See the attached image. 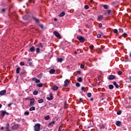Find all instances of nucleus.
I'll list each match as a JSON object with an SVG mask.
<instances>
[{
  "mask_svg": "<svg viewBox=\"0 0 131 131\" xmlns=\"http://www.w3.org/2000/svg\"><path fill=\"white\" fill-rule=\"evenodd\" d=\"M34 130L35 131H39L40 130V124L39 123L36 124L34 126Z\"/></svg>",
  "mask_w": 131,
  "mask_h": 131,
  "instance_id": "nucleus-1",
  "label": "nucleus"
},
{
  "mask_svg": "<svg viewBox=\"0 0 131 131\" xmlns=\"http://www.w3.org/2000/svg\"><path fill=\"white\" fill-rule=\"evenodd\" d=\"M77 39H78L79 40V41H80V42H84V40H85V39L84 38V37L79 35L77 37Z\"/></svg>",
  "mask_w": 131,
  "mask_h": 131,
  "instance_id": "nucleus-2",
  "label": "nucleus"
},
{
  "mask_svg": "<svg viewBox=\"0 0 131 131\" xmlns=\"http://www.w3.org/2000/svg\"><path fill=\"white\" fill-rule=\"evenodd\" d=\"M53 33L54 35L56 36V37H58V38H62V37H61V35H60V33H59V32L54 31Z\"/></svg>",
  "mask_w": 131,
  "mask_h": 131,
  "instance_id": "nucleus-3",
  "label": "nucleus"
},
{
  "mask_svg": "<svg viewBox=\"0 0 131 131\" xmlns=\"http://www.w3.org/2000/svg\"><path fill=\"white\" fill-rule=\"evenodd\" d=\"M116 78V77H115V76L113 75H111L108 76V79H109L110 80H112L113 79H115Z\"/></svg>",
  "mask_w": 131,
  "mask_h": 131,
  "instance_id": "nucleus-4",
  "label": "nucleus"
},
{
  "mask_svg": "<svg viewBox=\"0 0 131 131\" xmlns=\"http://www.w3.org/2000/svg\"><path fill=\"white\" fill-rule=\"evenodd\" d=\"M49 96L50 97H47V100H49V101H52V100H53V94L50 93Z\"/></svg>",
  "mask_w": 131,
  "mask_h": 131,
  "instance_id": "nucleus-5",
  "label": "nucleus"
},
{
  "mask_svg": "<svg viewBox=\"0 0 131 131\" xmlns=\"http://www.w3.org/2000/svg\"><path fill=\"white\" fill-rule=\"evenodd\" d=\"M19 125L17 124H14V125L12 126V129H17V128H18Z\"/></svg>",
  "mask_w": 131,
  "mask_h": 131,
  "instance_id": "nucleus-6",
  "label": "nucleus"
},
{
  "mask_svg": "<svg viewBox=\"0 0 131 131\" xmlns=\"http://www.w3.org/2000/svg\"><path fill=\"white\" fill-rule=\"evenodd\" d=\"M32 80H33V81H35L36 83H39V82H40V80H39L36 78H33Z\"/></svg>",
  "mask_w": 131,
  "mask_h": 131,
  "instance_id": "nucleus-7",
  "label": "nucleus"
},
{
  "mask_svg": "<svg viewBox=\"0 0 131 131\" xmlns=\"http://www.w3.org/2000/svg\"><path fill=\"white\" fill-rule=\"evenodd\" d=\"M55 123H56V121H53L51 122H50L49 124V127H53L54 124H55Z\"/></svg>",
  "mask_w": 131,
  "mask_h": 131,
  "instance_id": "nucleus-8",
  "label": "nucleus"
},
{
  "mask_svg": "<svg viewBox=\"0 0 131 131\" xmlns=\"http://www.w3.org/2000/svg\"><path fill=\"white\" fill-rule=\"evenodd\" d=\"M6 114L7 115H9V113L6 112V111H3L1 113V115L2 116H3L4 117V116H5V115Z\"/></svg>",
  "mask_w": 131,
  "mask_h": 131,
  "instance_id": "nucleus-9",
  "label": "nucleus"
},
{
  "mask_svg": "<svg viewBox=\"0 0 131 131\" xmlns=\"http://www.w3.org/2000/svg\"><path fill=\"white\" fill-rule=\"evenodd\" d=\"M34 98H32L30 99V106H32L33 104V103H34Z\"/></svg>",
  "mask_w": 131,
  "mask_h": 131,
  "instance_id": "nucleus-10",
  "label": "nucleus"
},
{
  "mask_svg": "<svg viewBox=\"0 0 131 131\" xmlns=\"http://www.w3.org/2000/svg\"><path fill=\"white\" fill-rule=\"evenodd\" d=\"M68 84H69V81L68 80H66L64 81V86L65 88H66V87L68 85Z\"/></svg>",
  "mask_w": 131,
  "mask_h": 131,
  "instance_id": "nucleus-11",
  "label": "nucleus"
},
{
  "mask_svg": "<svg viewBox=\"0 0 131 131\" xmlns=\"http://www.w3.org/2000/svg\"><path fill=\"white\" fill-rule=\"evenodd\" d=\"M6 93H7V91L6 90H3L0 92V95L4 96V95H5V94H6Z\"/></svg>",
  "mask_w": 131,
  "mask_h": 131,
  "instance_id": "nucleus-12",
  "label": "nucleus"
},
{
  "mask_svg": "<svg viewBox=\"0 0 131 131\" xmlns=\"http://www.w3.org/2000/svg\"><path fill=\"white\" fill-rule=\"evenodd\" d=\"M56 72V70L55 69H51L49 71L50 74H54Z\"/></svg>",
  "mask_w": 131,
  "mask_h": 131,
  "instance_id": "nucleus-13",
  "label": "nucleus"
},
{
  "mask_svg": "<svg viewBox=\"0 0 131 131\" xmlns=\"http://www.w3.org/2000/svg\"><path fill=\"white\" fill-rule=\"evenodd\" d=\"M59 88L57 86H54L53 87L51 88L52 90H53V91H58V89Z\"/></svg>",
  "mask_w": 131,
  "mask_h": 131,
  "instance_id": "nucleus-14",
  "label": "nucleus"
},
{
  "mask_svg": "<svg viewBox=\"0 0 131 131\" xmlns=\"http://www.w3.org/2000/svg\"><path fill=\"white\" fill-rule=\"evenodd\" d=\"M117 126H120L121 125V122L120 121H118L116 123Z\"/></svg>",
  "mask_w": 131,
  "mask_h": 131,
  "instance_id": "nucleus-15",
  "label": "nucleus"
},
{
  "mask_svg": "<svg viewBox=\"0 0 131 131\" xmlns=\"http://www.w3.org/2000/svg\"><path fill=\"white\" fill-rule=\"evenodd\" d=\"M30 52H35V48L34 47H32L31 48H30L29 50Z\"/></svg>",
  "mask_w": 131,
  "mask_h": 131,
  "instance_id": "nucleus-16",
  "label": "nucleus"
},
{
  "mask_svg": "<svg viewBox=\"0 0 131 131\" xmlns=\"http://www.w3.org/2000/svg\"><path fill=\"white\" fill-rule=\"evenodd\" d=\"M33 19L34 21H35V22H36V23H39V19L36 17H34Z\"/></svg>",
  "mask_w": 131,
  "mask_h": 131,
  "instance_id": "nucleus-17",
  "label": "nucleus"
},
{
  "mask_svg": "<svg viewBox=\"0 0 131 131\" xmlns=\"http://www.w3.org/2000/svg\"><path fill=\"white\" fill-rule=\"evenodd\" d=\"M59 17H64V16H65V12H61L60 14H59Z\"/></svg>",
  "mask_w": 131,
  "mask_h": 131,
  "instance_id": "nucleus-18",
  "label": "nucleus"
},
{
  "mask_svg": "<svg viewBox=\"0 0 131 131\" xmlns=\"http://www.w3.org/2000/svg\"><path fill=\"white\" fill-rule=\"evenodd\" d=\"M20 70H21V68H20V67H18L16 69L17 74H19V73H20Z\"/></svg>",
  "mask_w": 131,
  "mask_h": 131,
  "instance_id": "nucleus-19",
  "label": "nucleus"
},
{
  "mask_svg": "<svg viewBox=\"0 0 131 131\" xmlns=\"http://www.w3.org/2000/svg\"><path fill=\"white\" fill-rule=\"evenodd\" d=\"M36 86H38V88H42V86H43V84L40 83L39 84H37Z\"/></svg>",
  "mask_w": 131,
  "mask_h": 131,
  "instance_id": "nucleus-20",
  "label": "nucleus"
},
{
  "mask_svg": "<svg viewBox=\"0 0 131 131\" xmlns=\"http://www.w3.org/2000/svg\"><path fill=\"white\" fill-rule=\"evenodd\" d=\"M102 7H103V8L105 9V10H108V9H109V6H108L107 5H103Z\"/></svg>",
  "mask_w": 131,
  "mask_h": 131,
  "instance_id": "nucleus-21",
  "label": "nucleus"
},
{
  "mask_svg": "<svg viewBox=\"0 0 131 131\" xmlns=\"http://www.w3.org/2000/svg\"><path fill=\"white\" fill-rule=\"evenodd\" d=\"M126 82H131V76L126 79Z\"/></svg>",
  "mask_w": 131,
  "mask_h": 131,
  "instance_id": "nucleus-22",
  "label": "nucleus"
},
{
  "mask_svg": "<svg viewBox=\"0 0 131 131\" xmlns=\"http://www.w3.org/2000/svg\"><path fill=\"white\" fill-rule=\"evenodd\" d=\"M9 126H10V124L9 123L7 124V126L6 127V129L7 131H11L10 129H9Z\"/></svg>",
  "mask_w": 131,
  "mask_h": 131,
  "instance_id": "nucleus-23",
  "label": "nucleus"
},
{
  "mask_svg": "<svg viewBox=\"0 0 131 131\" xmlns=\"http://www.w3.org/2000/svg\"><path fill=\"white\" fill-rule=\"evenodd\" d=\"M113 84L114 85H115V86H116L117 89H118V88H119V85L117 84V83H116V82H114Z\"/></svg>",
  "mask_w": 131,
  "mask_h": 131,
  "instance_id": "nucleus-24",
  "label": "nucleus"
},
{
  "mask_svg": "<svg viewBox=\"0 0 131 131\" xmlns=\"http://www.w3.org/2000/svg\"><path fill=\"white\" fill-rule=\"evenodd\" d=\"M103 18H104V17L103 16V15H99L98 17V19L99 21H101V20H102V19H103Z\"/></svg>",
  "mask_w": 131,
  "mask_h": 131,
  "instance_id": "nucleus-25",
  "label": "nucleus"
},
{
  "mask_svg": "<svg viewBox=\"0 0 131 131\" xmlns=\"http://www.w3.org/2000/svg\"><path fill=\"white\" fill-rule=\"evenodd\" d=\"M57 62H59V63H61V62H63V58H57Z\"/></svg>",
  "mask_w": 131,
  "mask_h": 131,
  "instance_id": "nucleus-26",
  "label": "nucleus"
},
{
  "mask_svg": "<svg viewBox=\"0 0 131 131\" xmlns=\"http://www.w3.org/2000/svg\"><path fill=\"white\" fill-rule=\"evenodd\" d=\"M38 103L39 104H41V103H43V99H40L38 100Z\"/></svg>",
  "mask_w": 131,
  "mask_h": 131,
  "instance_id": "nucleus-27",
  "label": "nucleus"
},
{
  "mask_svg": "<svg viewBox=\"0 0 131 131\" xmlns=\"http://www.w3.org/2000/svg\"><path fill=\"white\" fill-rule=\"evenodd\" d=\"M44 119H45V120H49L50 119V116H46L45 117Z\"/></svg>",
  "mask_w": 131,
  "mask_h": 131,
  "instance_id": "nucleus-28",
  "label": "nucleus"
},
{
  "mask_svg": "<svg viewBox=\"0 0 131 131\" xmlns=\"http://www.w3.org/2000/svg\"><path fill=\"white\" fill-rule=\"evenodd\" d=\"M37 47H39V48H41V49H42L43 48V46H42V44L41 43H39Z\"/></svg>",
  "mask_w": 131,
  "mask_h": 131,
  "instance_id": "nucleus-29",
  "label": "nucleus"
},
{
  "mask_svg": "<svg viewBox=\"0 0 131 131\" xmlns=\"http://www.w3.org/2000/svg\"><path fill=\"white\" fill-rule=\"evenodd\" d=\"M35 110V107L32 106L30 108V111H34Z\"/></svg>",
  "mask_w": 131,
  "mask_h": 131,
  "instance_id": "nucleus-30",
  "label": "nucleus"
},
{
  "mask_svg": "<svg viewBox=\"0 0 131 131\" xmlns=\"http://www.w3.org/2000/svg\"><path fill=\"white\" fill-rule=\"evenodd\" d=\"M26 73V72L25 71H23L20 73V76H23V75H25V74Z\"/></svg>",
  "mask_w": 131,
  "mask_h": 131,
  "instance_id": "nucleus-31",
  "label": "nucleus"
},
{
  "mask_svg": "<svg viewBox=\"0 0 131 131\" xmlns=\"http://www.w3.org/2000/svg\"><path fill=\"white\" fill-rule=\"evenodd\" d=\"M77 80L79 81V82H81V81H82V78L79 77L77 78Z\"/></svg>",
  "mask_w": 131,
  "mask_h": 131,
  "instance_id": "nucleus-32",
  "label": "nucleus"
},
{
  "mask_svg": "<svg viewBox=\"0 0 131 131\" xmlns=\"http://www.w3.org/2000/svg\"><path fill=\"white\" fill-rule=\"evenodd\" d=\"M108 88L110 90H113L114 86L113 85H109Z\"/></svg>",
  "mask_w": 131,
  "mask_h": 131,
  "instance_id": "nucleus-33",
  "label": "nucleus"
},
{
  "mask_svg": "<svg viewBox=\"0 0 131 131\" xmlns=\"http://www.w3.org/2000/svg\"><path fill=\"white\" fill-rule=\"evenodd\" d=\"M38 94V91H35L33 92V95H34L35 96H36V95H37Z\"/></svg>",
  "mask_w": 131,
  "mask_h": 131,
  "instance_id": "nucleus-34",
  "label": "nucleus"
},
{
  "mask_svg": "<svg viewBox=\"0 0 131 131\" xmlns=\"http://www.w3.org/2000/svg\"><path fill=\"white\" fill-rule=\"evenodd\" d=\"M36 50V53L37 54H39V52H40V49H39V48H37Z\"/></svg>",
  "mask_w": 131,
  "mask_h": 131,
  "instance_id": "nucleus-35",
  "label": "nucleus"
},
{
  "mask_svg": "<svg viewBox=\"0 0 131 131\" xmlns=\"http://www.w3.org/2000/svg\"><path fill=\"white\" fill-rule=\"evenodd\" d=\"M103 128H105V126L104 125H101L100 127V129H103Z\"/></svg>",
  "mask_w": 131,
  "mask_h": 131,
  "instance_id": "nucleus-36",
  "label": "nucleus"
},
{
  "mask_svg": "<svg viewBox=\"0 0 131 131\" xmlns=\"http://www.w3.org/2000/svg\"><path fill=\"white\" fill-rule=\"evenodd\" d=\"M87 96H88V98H91L92 97V93H88Z\"/></svg>",
  "mask_w": 131,
  "mask_h": 131,
  "instance_id": "nucleus-37",
  "label": "nucleus"
},
{
  "mask_svg": "<svg viewBox=\"0 0 131 131\" xmlns=\"http://www.w3.org/2000/svg\"><path fill=\"white\" fill-rule=\"evenodd\" d=\"M6 11H7V9L4 8L2 10V13H6Z\"/></svg>",
  "mask_w": 131,
  "mask_h": 131,
  "instance_id": "nucleus-38",
  "label": "nucleus"
},
{
  "mask_svg": "<svg viewBox=\"0 0 131 131\" xmlns=\"http://www.w3.org/2000/svg\"><path fill=\"white\" fill-rule=\"evenodd\" d=\"M89 8L90 7L89 6V5H85L84 6V9H85V10L89 9Z\"/></svg>",
  "mask_w": 131,
  "mask_h": 131,
  "instance_id": "nucleus-39",
  "label": "nucleus"
},
{
  "mask_svg": "<svg viewBox=\"0 0 131 131\" xmlns=\"http://www.w3.org/2000/svg\"><path fill=\"white\" fill-rule=\"evenodd\" d=\"M20 65H21V66H24V65H25V63H24V62L21 61L20 62Z\"/></svg>",
  "mask_w": 131,
  "mask_h": 131,
  "instance_id": "nucleus-40",
  "label": "nucleus"
},
{
  "mask_svg": "<svg viewBox=\"0 0 131 131\" xmlns=\"http://www.w3.org/2000/svg\"><path fill=\"white\" fill-rule=\"evenodd\" d=\"M121 112H122L120 110L117 112V114H118V115H120V114H121Z\"/></svg>",
  "mask_w": 131,
  "mask_h": 131,
  "instance_id": "nucleus-41",
  "label": "nucleus"
},
{
  "mask_svg": "<svg viewBox=\"0 0 131 131\" xmlns=\"http://www.w3.org/2000/svg\"><path fill=\"white\" fill-rule=\"evenodd\" d=\"M76 86L78 88V87L80 86V84L79 83H76Z\"/></svg>",
  "mask_w": 131,
  "mask_h": 131,
  "instance_id": "nucleus-42",
  "label": "nucleus"
},
{
  "mask_svg": "<svg viewBox=\"0 0 131 131\" xmlns=\"http://www.w3.org/2000/svg\"><path fill=\"white\" fill-rule=\"evenodd\" d=\"M29 114V112L26 111L25 112V115H28Z\"/></svg>",
  "mask_w": 131,
  "mask_h": 131,
  "instance_id": "nucleus-43",
  "label": "nucleus"
},
{
  "mask_svg": "<svg viewBox=\"0 0 131 131\" xmlns=\"http://www.w3.org/2000/svg\"><path fill=\"white\" fill-rule=\"evenodd\" d=\"M90 49L91 50H93L94 49V46H93V45L90 46Z\"/></svg>",
  "mask_w": 131,
  "mask_h": 131,
  "instance_id": "nucleus-44",
  "label": "nucleus"
},
{
  "mask_svg": "<svg viewBox=\"0 0 131 131\" xmlns=\"http://www.w3.org/2000/svg\"><path fill=\"white\" fill-rule=\"evenodd\" d=\"M118 74L119 75H121V74H122V72H121V71H118Z\"/></svg>",
  "mask_w": 131,
  "mask_h": 131,
  "instance_id": "nucleus-45",
  "label": "nucleus"
},
{
  "mask_svg": "<svg viewBox=\"0 0 131 131\" xmlns=\"http://www.w3.org/2000/svg\"><path fill=\"white\" fill-rule=\"evenodd\" d=\"M123 37H126V36H127V34L124 33L123 34Z\"/></svg>",
  "mask_w": 131,
  "mask_h": 131,
  "instance_id": "nucleus-46",
  "label": "nucleus"
},
{
  "mask_svg": "<svg viewBox=\"0 0 131 131\" xmlns=\"http://www.w3.org/2000/svg\"><path fill=\"white\" fill-rule=\"evenodd\" d=\"M119 31H120V32H123V29L120 28L119 29Z\"/></svg>",
  "mask_w": 131,
  "mask_h": 131,
  "instance_id": "nucleus-47",
  "label": "nucleus"
},
{
  "mask_svg": "<svg viewBox=\"0 0 131 131\" xmlns=\"http://www.w3.org/2000/svg\"><path fill=\"white\" fill-rule=\"evenodd\" d=\"M63 127H62V126H60L59 127V129H58V130L60 131V130H62V128Z\"/></svg>",
  "mask_w": 131,
  "mask_h": 131,
  "instance_id": "nucleus-48",
  "label": "nucleus"
},
{
  "mask_svg": "<svg viewBox=\"0 0 131 131\" xmlns=\"http://www.w3.org/2000/svg\"><path fill=\"white\" fill-rule=\"evenodd\" d=\"M114 33H117V32H118V31L117 30V29H115L114 30Z\"/></svg>",
  "mask_w": 131,
  "mask_h": 131,
  "instance_id": "nucleus-49",
  "label": "nucleus"
},
{
  "mask_svg": "<svg viewBox=\"0 0 131 131\" xmlns=\"http://www.w3.org/2000/svg\"><path fill=\"white\" fill-rule=\"evenodd\" d=\"M101 37H102V35H101V34H98L97 35V37L98 38H101Z\"/></svg>",
  "mask_w": 131,
  "mask_h": 131,
  "instance_id": "nucleus-50",
  "label": "nucleus"
},
{
  "mask_svg": "<svg viewBox=\"0 0 131 131\" xmlns=\"http://www.w3.org/2000/svg\"><path fill=\"white\" fill-rule=\"evenodd\" d=\"M80 68H81V69H83V68H84V65L81 64L80 66Z\"/></svg>",
  "mask_w": 131,
  "mask_h": 131,
  "instance_id": "nucleus-51",
  "label": "nucleus"
},
{
  "mask_svg": "<svg viewBox=\"0 0 131 131\" xmlns=\"http://www.w3.org/2000/svg\"><path fill=\"white\" fill-rule=\"evenodd\" d=\"M39 26L42 29H43V25H39Z\"/></svg>",
  "mask_w": 131,
  "mask_h": 131,
  "instance_id": "nucleus-52",
  "label": "nucleus"
},
{
  "mask_svg": "<svg viewBox=\"0 0 131 131\" xmlns=\"http://www.w3.org/2000/svg\"><path fill=\"white\" fill-rule=\"evenodd\" d=\"M107 14H111V10H107Z\"/></svg>",
  "mask_w": 131,
  "mask_h": 131,
  "instance_id": "nucleus-53",
  "label": "nucleus"
},
{
  "mask_svg": "<svg viewBox=\"0 0 131 131\" xmlns=\"http://www.w3.org/2000/svg\"><path fill=\"white\" fill-rule=\"evenodd\" d=\"M13 104V103H10L9 104H8V107H11V106H12V105Z\"/></svg>",
  "mask_w": 131,
  "mask_h": 131,
  "instance_id": "nucleus-54",
  "label": "nucleus"
},
{
  "mask_svg": "<svg viewBox=\"0 0 131 131\" xmlns=\"http://www.w3.org/2000/svg\"><path fill=\"white\" fill-rule=\"evenodd\" d=\"M84 90H85V88H84V87L81 88V91H82L83 92H84Z\"/></svg>",
  "mask_w": 131,
  "mask_h": 131,
  "instance_id": "nucleus-55",
  "label": "nucleus"
},
{
  "mask_svg": "<svg viewBox=\"0 0 131 131\" xmlns=\"http://www.w3.org/2000/svg\"><path fill=\"white\" fill-rule=\"evenodd\" d=\"M98 26H99V28H101V27H102V24H99Z\"/></svg>",
  "mask_w": 131,
  "mask_h": 131,
  "instance_id": "nucleus-56",
  "label": "nucleus"
},
{
  "mask_svg": "<svg viewBox=\"0 0 131 131\" xmlns=\"http://www.w3.org/2000/svg\"><path fill=\"white\" fill-rule=\"evenodd\" d=\"M91 127H93V125H89L87 127V128H91Z\"/></svg>",
  "mask_w": 131,
  "mask_h": 131,
  "instance_id": "nucleus-57",
  "label": "nucleus"
},
{
  "mask_svg": "<svg viewBox=\"0 0 131 131\" xmlns=\"http://www.w3.org/2000/svg\"><path fill=\"white\" fill-rule=\"evenodd\" d=\"M32 62H30L29 63V65L30 66H32Z\"/></svg>",
  "mask_w": 131,
  "mask_h": 131,
  "instance_id": "nucleus-58",
  "label": "nucleus"
},
{
  "mask_svg": "<svg viewBox=\"0 0 131 131\" xmlns=\"http://www.w3.org/2000/svg\"><path fill=\"white\" fill-rule=\"evenodd\" d=\"M23 18L25 20H27V19H28V17L26 18V16H24Z\"/></svg>",
  "mask_w": 131,
  "mask_h": 131,
  "instance_id": "nucleus-59",
  "label": "nucleus"
},
{
  "mask_svg": "<svg viewBox=\"0 0 131 131\" xmlns=\"http://www.w3.org/2000/svg\"><path fill=\"white\" fill-rule=\"evenodd\" d=\"M35 0H29V3H31L32 2H34Z\"/></svg>",
  "mask_w": 131,
  "mask_h": 131,
  "instance_id": "nucleus-60",
  "label": "nucleus"
},
{
  "mask_svg": "<svg viewBox=\"0 0 131 131\" xmlns=\"http://www.w3.org/2000/svg\"><path fill=\"white\" fill-rule=\"evenodd\" d=\"M29 62H30V61H32V59L31 58H30L28 60Z\"/></svg>",
  "mask_w": 131,
  "mask_h": 131,
  "instance_id": "nucleus-61",
  "label": "nucleus"
},
{
  "mask_svg": "<svg viewBox=\"0 0 131 131\" xmlns=\"http://www.w3.org/2000/svg\"><path fill=\"white\" fill-rule=\"evenodd\" d=\"M80 102H82V98H80Z\"/></svg>",
  "mask_w": 131,
  "mask_h": 131,
  "instance_id": "nucleus-62",
  "label": "nucleus"
},
{
  "mask_svg": "<svg viewBox=\"0 0 131 131\" xmlns=\"http://www.w3.org/2000/svg\"><path fill=\"white\" fill-rule=\"evenodd\" d=\"M4 127H2L1 128V130H3V129H4Z\"/></svg>",
  "mask_w": 131,
  "mask_h": 131,
  "instance_id": "nucleus-63",
  "label": "nucleus"
},
{
  "mask_svg": "<svg viewBox=\"0 0 131 131\" xmlns=\"http://www.w3.org/2000/svg\"><path fill=\"white\" fill-rule=\"evenodd\" d=\"M54 21H57V18H55L54 19Z\"/></svg>",
  "mask_w": 131,
  "mask_h": 131,
  "instance_id": "nucleus-64",
  "label": "nucleus"
}]
</instances>
